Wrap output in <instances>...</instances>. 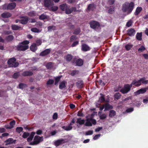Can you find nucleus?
<instances>
[{
	"label": "nucleus",
	"mask_w": 148,
	"mask_h": 148,
	"mask_svg": "<svg viewBox=\"0 0 148 148\" xmlns=\"http://www.w3.org/2000/svg\"><path fill=\"white\" fill-rule=\"evenodd\" d=\"M44 5L47 7H49L51 4V0H44Z\"/></svg>",
	"instance_id": "obj_26"
},
{
	"label": "nucleus",
	"mask_w": 148,
	"mask_h": 148,
	"mask_svg": "<svg viewBox=\"0 0 148 148\" xmlns=\"http://www.w3.org/2000/svg\"><path fill=\"white\" fill-rule=\"evenodd\" d=\"M73 58V56L69 54H67L65 57V58L67 62L71 61Z\"/></svg>",
	"instance_id": "obj_23"
},
{
	"label": "nucleus",
	"mask_w": 148,
	"mask_h": 148,
	"mask_svg": "<svg viewBox=\"0 0 148 148\" xmlns=\"http://www.w3.org/2000/svg\"><path fill=\"white\" fill-rule=\"evenodd\" d=\"M77 115L78 116L80 117H83L84 116V114L82 112V110H79L78 112Z\"/></svg>",
	"instance_id": "obj_49"
},
{
	"label": "nucleus",
	"mask_w": 148,
	"mask_h": 148,
	"mask_svg": "<svg viewBox=\"0 0 148 148\" xmlns=\"http://www.w3.org/2000/svg\"><path fill=\"white\" fill-rule=\"evenodd\" d=\"M66 142V141L65 140L63 139H60L58 140L55 142V144L56 146H59L61 144L64 143Z\"/></svg>",
	"instance_id": "obj_15"
},
{
	"label": "nucleus",
	"mask_w": 148,
	"mask_h": 148,
	"mask_svg": "<svg viewBox=\"0 0 148 148\" xmlns=\"http://www.w3.org/2000/svg\"><path fill=\"white\" fill-rule=\"evenodd\" d=\"M68 6L66 4L64 3L60 5V8L62 10L65 11Z\"/></svg>",
	"instance_id": "obj_28"
},
{
	"label": "nucleus",
	"mask_w": 148,
	"mask_h": 148,
	"mask_svg": "<svg viewBox=\"0 0 148 148\" xmlns=\"http://www.w3.org/2000/svg\"><path fill=\"white\" fill-rule=\"evenodd\" d=\"M43 137H40L39 136H36L34 138V141L30 143L29 145H36L39 143L41 141L43 140Z\"/></svg>",
	"instance_id": "obj_6"
},
{
	"label": "nucleus",
	"mask_w": 148,
	"mask_h": 148,
	"mask_svg": "<svg viewBox=\"0 0 148 148\" xmlns=\"http://www.w3.org/2000/svg\"><path fill=\"white\" fill-rule=\"evenodd\" d=\"M33 74V73L32 71H24L22 74L23 76H30L32 75Z\"/></svg>",
	"instance_id": "obj_22"
},
{
	"label": "nucleus",
	"mask_w": 148,
	"mask_h": 148,
	"mask_svg": "<svg viewBox=\"0 0 148 148\" xmlns=\"http://www.w3.org/2000/svg\"><path fill=\"white\" fill-rule=\"evenodd\" d=\"M132 87L131 84H125L123 87L120 90V91L123 94L127 93L130 91Z\"/></svg>",
	"instance_id": "obj_4"
},
{
	"label": "nucleus",
	"mask_w": 148,
	"mask_h": 148,
	"mask_svg": "<svg viewBox=\"0 0 148 148\" xmlns=\"http://www.w3.org/2000/svg\"><path fill=\"white\" fill-rule=\"evenodd\" d=\"M12 14L8 12L3 13L1 14V16L3 18H8L12 16Z\"/></svg>",
	"instance_id": "obj_18"
},
{
	"label": "nucleus",
	"mask_w": 148,
	"mask_h": 148,
	"mask_svg": "<svg viewBox=\"0 0 148 148\" xmlns=\"http://www.w3.org/2000/svg\"><path fill=\"white\" fill-rule=\"evenodd\" d=\"M62 128L66 131H69L71 130L73 127L70 126H63Z\"/></svg>",
	"instance_id": "obj_41"
},
{
	"label": "nucleus",
	"mask_w": 148,
	"mask_h": 148,
	"mask_svg": "<svg viewBox=\"0 0 148 148\" xmlns=\"http://www.w3.org/2000/svg\"><path fill=\"white\" fill-rule=\"evenodd\" d=\"M133 45L131 44H128L125 46V48L127 51H129L132 47Z\"/></svg>",
	"instance_id": "obj_44"
},
{
	"label": "nucleus",
	"mask_w": 148,
	"mask_h": 148,
	"mask_svg": "<svg viewBox=\"0 0 148 148\" xmlns=\"http://www.w3.org/2000/svg\"><path fill=\"white\" fill-rule=\"evenodd\" d=\"M96 120L92 118H89L86 119V122L84 125L87 127H90L92 126V124L95 125L96 124Z\"/></svg>",
	"instance_id": "obj_5"
},
{
	"label": "nucleus",
	"mask_w": 148,
	"mask_h": 148,
	"mask_svg": "<svg viewBox=\"0 0 148 148\" xmlns=\"http://www.w3.org/2000/svg\"><path fill=\"white\" fill-rule=\"evenodd\" d=\"M142 8L140 7H137L136 9L135 13V16L138 15L140 12L142 10Z\"/></svg>",
	"instance_id": "obj_33"
},
{
	"label": "nucleus",
	"mask_w": 148,
	"mask_h": 148,
	"mask_svg": "<svg viewBox=\"0 0 148 148\" xmlns=\"http://www.w3.org/2000/svg\"><path fill=\"white\" fill-rule=\"evenodd\" d=\"M16 6V3L15 2H12L8 4V9L10 10L14 9Z\"/></svg>",
	"instance_id": "obj_24"
},
{
	"label": "nucleus",
	"mask_w": 148,
	"mask_h": 148,
	"mask_svg": "<svg viewBox=\"0 0 148 148\" xmlns=\"http://www.w3.org/2000/svg\"><path fill=\"white\" fill-rule=\"evenodd\" d=\"M62 76H59L58 77H56L55 78V85H56L58 82L60 81V78H61Z\"/></svg>",
	"instance_id": "obj_40"
},
{
	"label": "nucleus",
	"mask_w": 148,
	"mask_h": 148,
	"mask_svg": "<svg viewBox=\"0 0 148 148\" xmlns=\"http://www.w3.org/2000/svg\"><path fill=\"white\" fill-rule=\"evenodd\" d=\"M114 12V8H110L108 10V13L110 14H112Z\"/></svg>",
	"instance_id": "obj_54"
},
{
	"label": "nucleus",
	"mask_w": 148,
	"mask_h": 148,
	"mask_svg": "<svg viewBox=\"0 0 148 148\" xmlns=\"http://www.w3.org/2000/svg\"><path fill=\"white\" fill-rule=\"evenodd\" d=\"M145 50V47L143 46H141L140 48H139L138 49V51L139 52H141Z\"/></svg>",
	"instance_id": "obj_59"
},
{
	"label": "nucleus",
	"mask_w": 148,
	"mask_h": 148,
	"mask_svg": "<svg viewBox=\"0 0 148 148\" xmlns=\"http://www.w3.org/2000/svg\"><path fill=\"white\" fill-rule=\"evenodd\" d=\"M58 9V7L57 6H51L50 8V10L53 11H57Z\"/></svg>",
	"instance_id": "obj_52"
},
{
	"label": "nucleus",
	"mask_w": 148,
	"mask_h": 148,
	"mask_svg": "<svg viewBox=\"0 0 148 148\" xmlns=\"http://www.w3.org/2000/svg\"><path fill=\"white\" fill-rule=\"evenodd\" d=\"M2 8L3 10H8V5L5 4L2 6Z\"/></svg>",
	"instance_id": "obj_63"
},
{
	"label": "nucleus",
	"mask_w": 148,
	"mask_h": 148,
	"mask_svg": "<svg viewBox=\"0 0 148 148\" xmlns=\"http://www.w3.org/2000/svg\"><path fill=\"white\" fill-rule=\"evenodd\" d=\"M116 114L115 111L113 110H111L109 111V116L110 117H112L114 116Z\"/></svg>",
	"instance_id": "obj_34"
},
{
	"label": "nucleus",
	"mask_w": 148,
	"mask_h": 148,
	"mask_svg": "<svg viewBox=\"0 0 148 148\" xmlns=\"http://www.w3.org/2000/svg\"><path fill=\"white\" fill-rule=\"evenodd\" d=\"M20 75L19 72H16L14 73L12 76V78L14 79H17Z\"/></svg>",
	"instance_id": "obj_50"
},
{
	"label": "nucleus",
	"mask_w": 148,
	"mask_h": 148,
	"mask_svg": "<svg viewBox=\"0 0 148 148\" xmlns=\"http://www.w3.org/2000/svg\"><path fill=\"white\" fill-rule=\"evenodd\" d=\"M16 59L15 58H12L10 59L8 61L7 63L10 67L16 68L18 65V62H16Z\"/></svg>",
	"instance_id": "obj_3"
},
{
	"label": "nucleus",
	"mask_w": 148,
	"mask_h": 148,
	"mask_svg": "<svg viewBox=\"0 0 148 148\" xmlns=\"http://www.w3.org/2000/svg\"><path fill=\"white\" fill-rule=\"evenodd\" d=\"M23 130V128L21 127H16V131L18 133H20Z\"/></svg>",
	"instance_id": "obj_47"
},
{
	"label": "nucleus",
	"mask_w": 148,
	"mask_h": 148,
	"mask_svg": "<svg viewBox=\"0 0 148 148\" xmlns=\"http://www.w3.org/2000/svg\"><path fill=\"white\" fill-rule=\"evenodd\" d=\"M16 140H14L12 138H9L8 139L5 140L4 142L6 143L5 144V145H7L13 143L15 144L16 143Z\"/></svg>",
	"instance_id": "obj_11"
},
{
	"label": "nucleus",
	"mask_w": 148,
	"mask_h": 148,
	"mask_svg": "<svg viewBox=\"0 0 148 148\" xmlns=\"http://www.w3.org/2000/svg\"><path fill=\"white\" fill-rule=\"evenodd\" d=\"M106 117V115L105 114H101L100 116V119L103 120L105 119Z\"/></svg>",
	"instance_id": "obj_64"
},
{
	"label": "nucleus",
	"mask_w": 148,
	"mask_h": 148,
	"mask_svg": "<svg viewBox=\"0 0 148 148\" xmlns=\"http://www.w3.org/2000/svg\"><path fill=\"white\" fill-rule=\"evenodd\" d=\"M76 85L77 87L79 88H82L84 86V82L82 80H78L76 83Z\"/></svg>",
	"instance_id": "obj_14"
},
{
	"label": "nucleus",
	"mask_w": 148,
	"mask_h": 148,
	"mask_svg": "<svg viewBox=\"0 0 148 148\" xmlns=\"http://www.w3.org/2000/svg\"><path fill=\"white\" fill-rule=\"evenodd\" d=\"M19 18L22 19L20 20V23L23 25L27 24L29 19V18L27 16H21L19 17Z\"/></svg>",
	"instance_id": "obj_9"
},
{
	"label": "nucleus",
	"mask_w": 148,
	"mask_h": 148,
	"mask_svg": "<svg viewBox=\"0 0 148 148\" xmlns=\"http://www.w3.org/2000/svg\"><path fill=\"white\" fill-rule=\"evenodd\" d=\"M65 13L67 14H69L72 13V11L71 10V8L68 6L66 10L65 11Z\"/></svg>",
	"instance_id": "obj_43"
},
{
	"label": "nucleus",
	"mask_w": 148,
	"mask_h": 148,
	"mask_svg": "<svg viewBox=\"0 0 148 148\" xmlns=\"http://www.w3.org/2000/svg\"><path fill=\"white\" fill-rule=\"evenodd\" d=\"M90 27L93 29L98 28L100 26L99 23L95 21H91L89 23Z\"/></svg>",
	"instance_id": "obj_7"
},
{
	"label": "nucleus",
	"mask_w": 148,
	"mask_h": 148,
	"mask_svg": "<svg viewBox=\"0 0 148 148\" xmlns=\"http://www.w3.org/2000/svg\"><path fill=\"white\" fill-rule=\"evenodd\" d=\"M56 27L54 25L50 26L48 27L47 29L48 30H55L56 29Z\"/></svg>",
	"instance_id": "obj_53"
},
{
	"label": "nucleus",
	"mask_w": 148,
	"mask_h": 148,
	"mask_svg": "<svg viewBox=\"0 0 148 148\" xmlns=\"http://www.w3.org/2000/svg\"><path fill=\"white\" fill-rule=\"evenodd\" d=\"M3 32L4 34L6 35H8L12 33V32L11 31L5 30Z\"/></svg>",
	"instance_id": "obj_60"
},
{
	"label": "nucleus",
	"mask_w": 148,
	"mask_h": 148,
	"mask_svg": "<svg viewBox=\"0 0 148 148\" xmlns=\"http://www.w3.org/2000/svg\"><path fill=\"white\" fill-rule=\"evenodd\" d=\"M54 80L51 79H49L46 83L47 85H52L53 84Z\"/></svg>",
	"instance_id": "obj_46"
},
{
	"label": "nucleus",
	"mask_w": 148,
	"mask_h": 148,
	"mask_svg": "<svg viewBox=\"0 0 148 148\" xmlns=\"http://www.w3.org/2000/svg\"><path fill=\"white\" fill-rule=\"evenodd\" d=\"M47 18V16L44 14H42L39 16V19L40 20H44Z\"/></svg>",
	"instance_id": "obj_42"
},
{
	"label": "nucleus",
	"mask_w": 148,
	"mask_h": 148,
	"mask_svg": "<svg viewBox=\"0 0 148 148\" xmlns=\"http://www.w3.org/2000/svg\"><path fill=\"white\" fill-rule=\"evenodd\" d=\"M15 121L14 120H13L11 121L10 123V124L11 127H8V128L10 129L12 128L13 127V125H15Z\"/></svg>",
	"instance_id": "obj_55"
},
{
	"label": "nucleus",
	"mask_w": 148,
	"mask_h": 148,
	"mask_svg": "<svg viewBox=\"0 0 148 148\" xmlns=\"http://www.w3.org/2000/svg\"><path fill=\"white\" fill-rule=\"evenodd\" d=\"M101 97L99 99V101L101 103L104 102L105 101V99L104 96L102 93H100Z\"/></svg>",
	"instance_id": "obj_37"
},
{
	"label": "nucleus",
	"mask_w": 148,
	"mask_h": 148,
	"mask_svg": "<svg viewBox=\"0 0 148 148\" xmlns=\"http://www.w3.org/2000/svg\"><path fill=\"white\" fill-rule=\"evenodd\" d=\"M76 37L75 35H72L70 38V41L72 42L76 39Z\"/></svg>",
	"instance_id": "obj_57"
},
{
	"label": "nucleus",
	"mask_w": 148,
	"mask_h": 148,
	"mask_svg": "<svg viewBox=\"0 0 148 148\" xmlns=\"http://www.w3.org/2000/svg\"><path fill=\"white\" fill-rule=\"evenodd\" d=\"M93 133V131L92 130H89L86 132L85 134L86 136L90 135L92 134Z\"/></svg>",
	"instance_id": "obj_58"
},
{
	"label": "nucleus",
	"mask_w": 148,
	"mask_h": 148,
	"mask_svg": "<svg viewBox=\"0 0 148 148\" xmlns=\"http://www.w3.org/2000/svg\"><path fill=\"white\" fill-rule=\"evenodd\" d=\"M79 44V42L78 41H76L73 42L71 46L72 47H73L76 46L77 45H78Z\"/></svg>",
	"instance_id": "obj_62"
},
{
	"label": "nucleus",
	"mask_w": 148,
	"mask_h": 148,
	"mask_svg": "<svg viewBox=\"0 0 148 148\" xmlns=\"http://www.w3.org/2000/svg\"><path fill=\"white\" fill-rule=\"evenodd\" d=\"M134 4L132 2L129 3L125 2L123 5L122 10L123 12H127L128 14L130 13L133 10Z\"/></svg>",
	"instance_id": "obj_1"
},
{
	"label": "nucleus",
	"mask_w": 148,
	"mask_h": 148,
	"mask_svg": "<svg viewBox=\"0 0 148 148\" xmlns=\"http://www.w3.org/2000/svg\"><path fill=\"white\" fill-rule=\"evenodd\" d=\"M147 90V88H141L135 92L136 95H138L140 94H144Z\"/></svg>",
	"instance_id": "obj_16"
},
{
	"label": "nucleus",
	"mask_w": 148,
	"mask_h": 148,
	"mask_svg": "<svg viewBox=\"0 0 148 148\" xmlns=\"http://www.w3.org/2000/svg\"><path fill=\"white\" fill-rule=\"evenodd\" d=\"M127 34L129 36H134L135 34V30L134 28H130L127 31Z\"/></svg>",
	"instance_id": "obj_13"
},
{
	"label": "nucleus",
	"mask_w": 148,
	"mask_h": 148,
	"mask_svg": "<svg viewBox=\"0 0 148 148\" xmlns=\"http://www.w3.org/2000/svg\"><path fill=\"white\" fill-rule=\"evenodd\" d=\"M36 133L34 132H31L30 136L27 138V141L28 142L31 141L33 138L35 134Z\"/></svg>",
	"instance_id": "obj_31"
},
{
	"label": "nucleus",
	"mask_w": 148,
	"mask_h": 148,
	"mask_svg": "<svg viewBox=\"0 0 148 148\" xmlns=\"http://www.w3.org/2000/svg\"><path fill=\"white\" fill-rule=\"evenodd\" d=\"M27 87L26 84L24 83H20L18 85V88L19 89H23Z\"/></svg>",
	"instance_id": "obj_39"
},
{
	"label": "nucleus",
	"mask_w": 148,
	"mask_h": 148,
	"mask_svg": "<svg viewBox=\"0 0 148 148\" xmlns=\"http://www.w3.org/2000/svg\"><path fill=\"white\" fill-rule=\"evenodd\" d=\"M31 31L35 33H39L40 32V30L36 27L32 28Z\"/></svg>",
	"instance_id": "obj_51"
},
{
	"label": "nucleus",
	"mask_w": 148,
	"mask_h": 148,
	"mask_svg": "<svg viewBox=\"0 0 148 148\" xmlns=\"http://www.w3.org/2000/svg\"><path fill=\"white\" fill-rule=\"evenodd\" d=\"M11 28L12 30H17L21 28V27L17 25H11Z\"/></svg>",
	"instance_id": "obj_29"
},
{
	"label": "nucleus",
	"mask_w": 148,
	"mask_h": 148,
	"mask_svg": "<svg viewBox=\"0 0 148 148\" xmlns=\"http://www.w3.org/2000/svg\"><path fill=\"white\" fill-rule=\"evenodd\" d=\"M29 135V134L28 132H24L22 136L23 138H25L28 137Z\"/></svg>",
	"instance_id": "obj_56"
},
{
	"label": "nucleus",
	"mask_w": 148,
	"mask_h": 148,
	"mask_svg": "<svg viewBox=\"0 0 148 148\" xmlns=\"http://www.w3.org/2000/svg\"><path fill=\"white\" fill-rule=\"evenodd\" d=\"M29 41L26 40L19 43V45L16 46V50L18 51H25L29 47L28 45L29 43Z\"/></svg>",
	"instance_id": "obj_2"
},
{
	"label": "nucleus",
	"mask_w": 148,
	"mask_h": 148,
	"mask_svg": "<svg viewBox=\"0 0 148 148\" xmlns=\"http://www.w3.org/2000/svg\"><path fill=\"white\" fill-rule=\"evenodd\" d=\"M142 33L138 32L136 35V39L139 41H141L142 40Z\"/></svg>",
	"instance_id": "obj_32"
},
{
	"label": "nucleus",
	"mask_w": 148,
	"mask_h": 148,
	"mask_svg": "<svg viewBox=\"0 0 148 148\" xmlns=\"http://www.w3.org/2000/svg\"><path fill=\"white\" fill-rule=\"evenodd\" d=\"M67 82L63 81L60 82L59 86V88L60 89H63L66 87V84Z\"/></svg>",
	"instance_id": "obj_19"
},
{
	"label": "nucleus",
	"mask_w": 148,
	"mask_h": 148,
	"mask_svg": "<svg viewBox=\"0 0 148 148\" xmlns=\"http://www.w3.org/2000/svg\"><path fill=\"white\" fill-rule=\"evenodd\" d=\"M79 73V70H73L71 71L70 74V75L72 76H74L76 74H78Z\"/></svg>",
	"instance_id": "obj_36"
},
{
	"label": "nucleus",
	"mask_w": 148,
	"mask_h": 148,
	"mask_svg": "<svg viewBox=\"0 0 148 148\" xmlns=\"http://www.w3.org/2000/svg\"><path fill=\"white\" fill-rule=\"evenodd\" d=\"M37 47L35 43L33 44L30 47V50L33 52H35L37 50Z\"/></svg>",
	"instance_id": "obj_25"
},
{
	"label": "nucleus",
	"mask_w": 148,
	"mask_h": 148,
	"mask_svg": "<svg viewBox=\"0 0 148 148\" xmlns=\"http://www.w3.org/2000/svg\"><path fill=\"white\" fill-rule=\"evenodd\" d=\"M36 13L35 11H31L28 13V15L30 17H34L36 15Z\"/></svg>",
	"instance_id": "obj_38"
},
{
	"label": "nucleus",
	"mask_w": 148,
	"mask_h": 148,
	"mask_svg": "<svg viewBox=\"0 0 148 148\" xmlns=\"http://www.w3.org/2000/svg\"><path fill=\"white\" fill-rule=\"evenodd\" d=\"M14 39V37L12 35H9L6 37L5 40L8 42H11Z\"/></svg>",
	"instance_id": "obj_30"
},
{
	"label": "nucleus",
	"mask_w": 148,
	"mask_h": 148,
	"mask_svg": "<svg viewBox=\"0 0 148 148\" xmlns=\"http://www.w3.org/2000/svg\"><path fill=\"white\" fill-rule=\"evenodd\" d=\"M52 62H49L46 65V66L47 69H50L52 67Z\"/></svg>",
	"instance_id": "obj_45"
},
{
	"label": "nucleus",
	"mask_w": 148,
	"mask_h": 148,
	"mask_svg": "<svg viewBox=\"0 0 148 148\" xmlns=\"http://www.w3.org/2000/svg\"><path fill=\"white\" fill-rule=\"evenodd\" d=\"M144 78H140V79L137 81L134 79L131 83L132 86L133 85H135L136 87H138L141 84V81L144 80Z\"/></svg>",
	"instance_id": "obj_10"
},
{
	"label": "nucleus",
	"mask_w": 148,
	"mask_h": 148,
	"mask_svg": "<svg viewBox=\"0 0 148 148\" xmlns=\"http://www.w3.org/2000/svg\"><path fill=\"white\" fill-rule=\"evenodd\" d=\"M81 32V29L80 27H78L75 29L73 31V34L77 35L79 34Z\"/></svg>",
	"instance_id": "obj_35"
},
{
	"label": "nucleus",
	"mask_w": 148,
	"mask_h": 148,
	"mask_svg": "<svg viewBox=\"0 0 148 148\" xmlns=\"http://www.w3.org/2000/svg\"><path fill=\"white\" fill-rule=\"evenodd\" d=\"M51 51V49H46L45 50L42 51L40 53V56H45L49 54L50 53Z\"/></svg>",
	"instance_id": "obj_12"
},
{
	"label": "nucleus",
	"mask_w": 148,
	"mask_h": 148,
	"mask_svg": "<svg viewBox=\"0 0 148 148\" xmlns=\"http://www.w3.org/2000/svg\"><path fill=\"white\" fill-rule=\"evenodd\" d=\"M105 106V109L104 111L109 110V109H112L113 108L112 106L110 105L108 103H106L104 104Z\"/></svg>",
	"instance_id": "obj_21"
},
{
	"label": "nucleus",
	"mask_w": 148,
	"mask_h": 148,
	"mask_svg": "<svg viewBox=\"0 0 148 148\" xmlns=\"http://www.w3.org/2000/svg\"><path fill=\"white\" fill-rule=\"evenodd\" d=\"M96 4L94 3L89 4L88 5L86 9V11L87 12H89L90 11H94L96 9Z\"/></svg>",
	"instance_id": "obj_8"
},
{
	"label": "nucleus",
	"mask_w": 148,
	"mask_h": 148,
	"mask_svg": "<svg viewBox=\"0 0 148 148\" xmlns=\"http://www.w3.org/2000/svg\"><path fill=\"white\" fill-rule=\"evenodd\" d=\"M99 85L104 86L105 85V84L104 82H103L102 80L101 79H99L97 81Z\"/></svg>",
	"instance_id": "obj_61"
},
{
	"label": "nucleus",
	"mask_w": 148,
	"mask_h": 148,
	"mask_svg": "<svg viewBox=\"0 0 148 148\" xmlns=\"http://www.w3.org/2000/svg\"><path fill=\"white\" fill-rule=\"evenodd\" d=\"M85 122V120L84 119H82L81 118H79L77 119L76 123H79V125H82L84 124Z\"/></svg>",
	"instance_id": "obj_27"
},
{
	"label": "nucleus",
	"mask_w": 148,
	"mask_h": 148,
	"mask_svg": "<svg viewBox=\"0 0 148 148\" xmlns=\"http://www.w3.org/2000/svg\"><path fill=\"white\" fill-rule=\"evenodd\" d=\"M76 65L78 66H81L83 64V61L82 59H77L75 62Z\"/></svg>",
	"instance_id": "obj_20"
},
{
	"label": "nucleus",
	"mask_w": 148,
	"mask_h": 148,
	"mask_svg": "<svg viewBox=\"0 0 148 148\" xmlns=\"http://www.w3.org/2000/svg\"><path fill=\"white\" fill-rule=\"evenodd\" d=\"M121 96V95L119 93H116L114 95V97L115 99H120Z\"/></svg>",
	"instance_id": "obj_48"
},
{
	"label": "nucleus",
	"mask_w": 148,
	"mask_h": 148,
	"mask_svg": "<svg viewBox=\"0 0 148 148\" xmlns=\"http://www.w3.org/2000/svg\"><path fill=\"white\" fill-rule=\"evenodd\" d=\"M82 50L84 51H87L90 50V47L87 44H84L82 45Z\"/></svg>",
	"instance_id": "obj_17"
}]
</instances>
